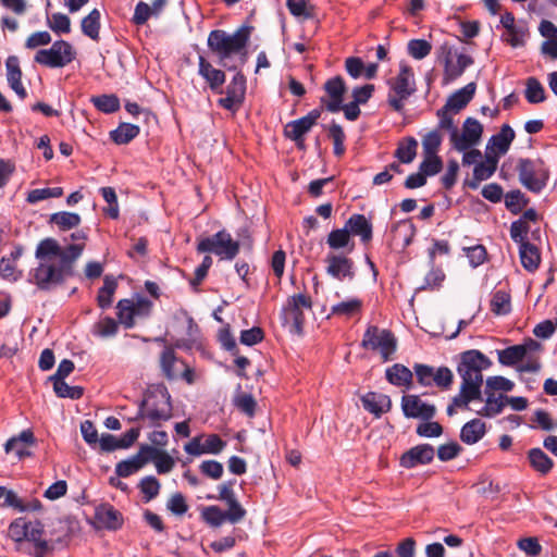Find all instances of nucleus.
<instances>
[{"instance_id": "nucleus-1", "label": "nucleus", "mask_w": 557, "mask_h": 557, "mask_svg": "<svg viewBox=\"0 0 557 557\" xmlns=\"http://www.w3.org/2000/svg\"><path fill=\"white\" fill-rule=\"evenodd\" d=\"M81 246H64L52 237L37 245L38 265L29 272V282L38 289L50 292L74 275L75 262L81 258Z\"/></svg>"}, {"instance_id": "nucleus-2", "label": "nucleus", "mask_w": 557, "mask_h": 557, "mask_svg": "<svg viewBox=\"0 0 557 557\" xmlns=\"http://www.w3.org/2000/svg\"><path fill=\"white\" fill-rule=\"evenodd\" d=\"M492 366V361L483 352L476 349L466 350L460 354L457 372L461 377L459 397L456 404L462 405L482 399L483 371Z\"/></svg>"}, {"instance_id": "nucleus-3", "label": "nucleus", "mask_w": 557, "mask_h": 557, "mask_svg": "<svg viewBox=\"0 0 557 557\" xmlns=\"http://www.w3.org/2000/svg\"><path fill=\"white\" fill-rule=\"evenodd\" d=\"M252 27L243 25L233 34L223 29L211 30L207 45L208 48L218 57L219 64L228 71H237L238 66L231 62L233 55H239L240 64L247 61V45L250 39Z\"/></svg>"}, {"instance_id": "nucleus-4", "label": "nucleus", "mask_w": 557, "mask_h": 557, "mask_svg": "<svg viewBox=\"0 0 557 557\" xmlns=\"http://www.w3.org/2000/svg\"><path fill=\"white\" fill-rule=\"evenodd\" d=\"M172 417L171 395L164 385L149 391L140 401L135 420L148 419L153 425Z\"/></svg>"}, {"instance_id": "nucleus-5", "label": "nucleus", "mask_w": 557, "mask_h": 557, "mask_svg": "<svg viewBox=\"0 0 557 557\" xmlns=\"http://www.w3.org/2000/svg\"><path fill=\"white\" fill-rule=\"evenodd\" d=\"M387 103L396 112H403L405 101L416 92V79L412 67L400 63L399 72L395 77L387 79Z\"/></svg>"}, {"instance_id": "nucleus-6", "label": "nucleus", "mask_w": 557, "mask_h": 557, "mask_svg": "<svg viewBox=\"0 0 557 557\" xmlns=\"http://www.w3.org/2000/svg\"><path fill=\"white\" fill-rule=\"evenodd\" d=\"M519 182L528 190L539 194L547 184L549 172L541 159L521 158L517 164Z\"/></svg>"}, {"instance_id": "nucleus-7", "label": "nucleus", "mask_w": 557, "mask_h": 557, "mask_svg": "<svg viewBox=\"0 0 557 557\" xmlns=\"http://www.w3.org/2000/svg\"><path fill=\"white\" fill-rule=\"evenodd\" d=\"M239 243L232 238V235L225 230L200 238L197 244V251L200 253L211 252L221 260H233L239 252Z\"/></svg>"}, {"instance_id": "nucleus-8", "label": "nucleus", "mask_w": 557, "mask_h": 557, "mask_svg": "<svg viewBox=\"0 0 557 557\" xmlns=\"http://www.w3.org/2000/svg\"><path fill=\"white\" fill-rule=\"evenodd\" d=\"M361 347L379 350L383 361H388L393 359V355L397 349V339L389 330L369 325L363 334Z\"/></svg>"}, {"instance_id": "nucleus-9", "label": "nucleus", "mask_w": 557, "mask_h": 557, "mask_svg": "<svg viewBox=\"0 0 557 557\" xmlns=\"http://www.w3.org/2000/svg\"><path fill=\"white\" fill-rule=\"evenodd\" d=\"M312 301L306 294H296L287 299L282 311L283 323L289 326L290 332L301 335L305 324V311H310Z\"/></svg>"}, {"instance_id": "nucleus-10", "label": "nucleus", "mask_w": 557, "mask_h": 557, "mask_svg": "<svg viewBox=\"0 0 557 557\" xmlns=\"http://www.w3.org/2000/svg\"><path fill=\"white\" fill-rule=\"evenodd\" d=\"M76 57L73 46L63 39L55 40L49 49L36 52L34 61L50 69H60L70 64Z\"/></svg>"}, {"instance_id": "nucleus-11", "label": "nucleus", "mask_w": 557, "mask_h": 557, "mask_svg": "<svg viewBox=\"0 0 557 557\" xmlns=\"http://www.w3.org/2000/svg\"><path fill=\"white\" fill-rule=\"evenodd\" d=\"M151 308L152 302L145 297L121 299L116 305V315L119 322L123 324L125 329H132L137 318L144 319L150 315Z\"/></svg>"}, {"instance_id": "nucleus-12", "label": "nucleus", "mask_w": 557, "mask_h": 557, "mask_svg": "<svg viewBox=\"0 0 557 557\" xmlns=\"http://www.w3.org/2000/svg\"><path fill=\"white\" fill-rule=\"evenodd\" d=\"M482 134V124L473 117H467L462 125V133L458 131L450 134V143L455 150L466 151L479 144Z\"/></svg>"}, {"instance_id": "nucleus-13", "label": "nucleus", "mask_w": 557, "mask_h": 557, "mask_svg": "<svg viewBox=\"0 0 557 557\" xmlns=\"http://www.w3.org/2000/svg\"><path fill=\"white\" fill-rule=\"evenodd\" d=\"M225 94V97L218 100L219 106L228 111H237L244 102L246 94V77L240 71L237 70L227 85Z\"/></svg>"}, {"instance_id": "nucleus-14", "label": "nucleus", "mask_w": 557, "mask_h": 557, "mask_svg": "<svg viewBox=\"0 0 557 557\" xmlns=\"http://www.w3.org/2000/svg\"><path fill=\"white\" fill-rule=\"evenodd\" d=\"M401 410L406 418L421 420H431L436 413L435 406L422 401L418 395H404Z\"/></svg>"}, {"instance_id": "nucleus-15", "label": "nucleus", "mask_w": 557, "mask_h": 557, "mask_svg": "<svg viewBox=\"0 0 557 557\" xmlns=\"http://www.w3.org/2000/svg\"><path fill=\"white\" fill-rule=\"evenodd\" d=\"M324 90L330 99L321 98V103L332 113L341 111L344 95L346 92V84L339 75L327 79L324 83Z\"/></svg>"}, {"instance_id": "nucleus-16", "label": "nucleus", "mask_w": 557, "mask_h": 557, "mask_svg": "<svg viewBox=\"0 0 557 557\" xmlns=\"http://www.w3.org/2000/svg\"><path fill=\"white\" fill-rule=\"evenodd\" d=\"M434 456L435 449L432 445L419 444L405 451L399 459V463L405 469H412L431 463Z\"/></svg>"}, {"instance_id": "nucleus-17", "label": "nucleus", "mask_w": 557, "mask_h": 557, "mask_svg": "<svg viewBox=\"0 0 557 557\" xmlns=\"http://www.w3.org/2000/svg\"><path fill=\"white\" fill-rule=\"evenodd\" d=\"M325 262L327 263L326 273L330 276L338 281L355 277L354 261L350 258L339 253H329Z\"/></svg>"}, {"instance_id": "nucleus-18", "label": "nucleus", "mask_w": 557, "mask_h": 557, "mask_svg": "<svg viewBox=\"0 0 557 557\" xmlns=\"http://www.w3.org/2000/svg\"><path fill=\"white\" fill-rule=\"evenodd\" d=\"M0 5L14 16L3 15L0 21L1 29L15 33L18 27V21L15 16H23L28 10L27 0H0Z\"/></svg>"}, {"instance_id": "nucleus-19", "label": "nucleus", "mask_w": 557, "mask_h": 557, "mask_svg": "<svg viewBox=\"0 0 557 557\" xmlns=\"http://www.w3.org/2000/svg\"><path fill=\"white\" fill-rule=\"evenodd\" d=\"M0 506L13 508L18 512L38 511L41 509V503L38 499L34 498L25 502L14 491L5 486H0Z\"/></svg>"}, {"instance_id": "nucleus-20", "label": "nucleus", "mask_w": 557, "mask_h": 557, "mask_svg": "<svg viewBox=\"0 0 557 557\" xmlns=\"http://www.w3.org/2000/svg\"><path fill=\"white\" fill-rule=\"evenodd\" d=\"M198 74L207 82L213 92H222L225 73L215 69L203 55L198 58Z\"/></svg>"}, {"instance_id": "nucleus-21", "label": "nucleus", "mask_w": 557, "mask_h": 557, "mask_svg": "<svg viewBox=\"0 0 557 557\" xmlns=\"http://www.w3.org/2000/svg\"><path fill=\"white\" fill-rule=\"evenodd\" d=\"M7 67V81L9 86L15 91V94L24 99L27 96V91L22 84V71L20 67V60L16 55L8 57L5 61Z\"/></svg>"}, {"instance_id": "nucleus-22", "label": "nucleus", "mask_w": 557, "mask_h": 557, "mask_svg": "<svg viewBox=\"0 0 557 557\" xmlns=\"http://www.w3.org/2000/svg\"><path fill=\"white\" fill-rule=\"evenodd\" d=\"M363 408L376 418L391 410L392 400L389 396L375 392H369L361 397Z\"/></svg>"}, {"instance_id": "nucleus-23", "label": "nucleus", "mask_w": 557, "mask_h": 557, "mask_svg": "<svg viewBox=\"0 0 557 557\" xmlns=\"http://www.w3.org/2000/svg\"><path fill=\"white\" fill-rule=\"evenodd\" d=\"M345 227L349 231V235L359 236L362 243H368L372 239V224L363 215L355 213L346 221Z\"/></svg>"}, {"instance_id": "nucleus-24", "label": "nucleus", "mask_w": 557, "mask_h": 557, "mask_svg": "<svg viewBox=\"0 0 557 557\" xmlns=\"http://www.w3.org/2000/svg\"><path fill=\"white\" fill-rule=\"evenodd\" d=\"M516 137L515 131L509 124H504L500 131L493 135L486 145L487 150H495L498 154H505Z\"/></svg>"}, {"instance_id": "nucleus-25", "label": "nucleus", "mask_w": 557, "mask_h": 557, "mask_svg": "<svg viewBox=\"0 0 557 557\" xmlns=\"http://www.w3.org/2000/svg\"><path fill=\"white\" fill-rule=\"evenodd\" d=\"M97 521L108 530H117L123 525V516L111 505H101L96 510Z\"/></svg>"}, {"instance_id": "nucleus-26", "label": "nucleus", "mask_w": 557, "mask_h": 557, "mask_svg": "<svg viewBox=\"0 0 557 557\" xmlns=\"http://www.w3.org/2000/svg\"><path fill=\"white\" fill-rule=\"evenodd\" d=\"M476 85L475 83H469L465 87L455 91L449 98L444 107L451 111L458 112L463 109L473 98L475 94Z\"/></svg>"}, {"instance_id": "nucleus-27", "label": "nucleus", "mask_w": 557, "mask_h": 557, "mask_svg": "<svg viewBox=\"0 0 557 557\" xmlns=\"http://www.w3.org/2000/svg\"><path fill=\"white\" fill-rule=\"evenodd\" d=\"M484 394L485 405L475 412L479 416L487 418H492L499 414L506 406V395L499 394L498 396H496L494 392L486 389H484Z\"/></svg>"}, {"instance_id": "nucleus-28", "label": "nucleus", "mask_w": 557, "mask_h": 557, "mask_svg": "<svg viewBox=\"0 0 557 557\" xmlns=\"http://www.w3.org/2000/svg\"><path fill=\"white\" fill-rule=\"evenodd\" d=\"M486 433V425L480 419H472L460 430V440L467 445L478 443Z\"/></svg>"}, {"instance_id": "nucleus-29", "label": "nucleus", "mask_w": 557, "mask_h": 557, "mask_svg": "<svg viewBox=\"0 0 557 557\" xmlns=\"http://www.w3.org/2000/svg\"><path fill=\"white\" fill-rule=\"evenodd\" d=\"M42 533L44 531L39 523H24L21 532V534L24 537H26L28 541L34 542L37 549V557L46 554L49 548L48 542L42 540Z\"/></svg>"}, {"instance_id": "nucleus-30", "label": "nucleus", "mask_w": 557, "mask_h": 557, "mask_svg": "<svg viewBox=\"0 0 557 557\" xmlns=\"http://www.w3.org/2000/svg\"><path fill=\"white\" fill-rule=\"evenodd\" d=\"M393 242L400 244L403 248L408 247L416 234V226L410 220H403L392 226Z\"/></svg>"}, {"instance_id": "nucleus-31", "label": "nucleus", "mask_w": 557, "mask_h": 557, "mask_svg": "<svg viewBox=\"0 0 557 557\" xmlns=\"http://www.w3.org/2000/svg\"><path fill=\"white\" fill-rule=\"evenodd\" d=\"M182 313L187 321L186 336L176 339L173 344V347L189 350L197 344L200 330L197 323L194 321L193 317H190L187 311H182Z\"/></svg>"}, {"instance_id": "nucleus-32", "label": "nucleus", "mask_w": 557, "mask_h": 557, "mask_svg": "<svg viewBox=\"0 0 557 557\" xmlns=\"http://www.w3.org/2000/svg\"><path fill=\"white\" fill-rule=\"evenodd\" d=\"M101 13L98 9H92L81 22L82 33L94 41L100 39Z\"/></svg>"}, {"instance_id": "nucleus-33", "label": "nucleus", "mask_w": 557, "mask_h": 557, "mask_svg": "<svg viewBox=\"0 0 557 557\" xmlns=\"http://www.w3.org/2000/svg\"><path fill=\"white\" fill-rule=\"evenodd\" d=\"M386 380L395 386L409 387L412 382V372L404 364L395 363L385 371Z\"/></svg>"}, {"instance_id": "nucleus-34", "label": "nucleus", "mask_w": 557, "mask_h": 557, "mask_svg": "<svg viewBox=\"0 0 557 557\" xmlns=\"http://www.w3.org/2000/svg\"><path fill=\"white\" fill-rule=\"evenodd\" d=\"M326 244L333 250L348 248V252L352 251L355 244L351 242L349 231L344 226L343 228L333 230L326 238Z\"/></svg>"}, {"instance_id": "nucleus-35", "label": "nucleus", "mask_w": 557, "mask_h": 557, "mask_svg": "<svg viewBox=\"0 0 557 557\" xmlns=\"http://www.w3.org/2000/svg\"><path fill=\"white\" fill-rule=\"evenodd\" d=\"M519 253H520V260L522 263V267L529 271L533 272L539 268L541 257L539 249L535 245L529 243V244H522L519 247Z\"/></svg>"}, {"instance_id": "nucleus-36", "label": "nucleus", "mask_w": 557, "mask_h": 557, "mask_svg": "<svg viewBox=\"0 0 557 557\" xmlns=\"http://www.w3.org/2000/svg\"><path fill=\"white\" fill-rule=\"evenodd\" d=\"M531 467L541 474H547L553 466V460L541 448H532L528 451Z\"/></svg>"}, {"instance_id": "nucleus-37", "label": "nucleus", "mask_w": 557, "mask_h": 557, "mask_svg": "<svg viewBox=\"0 0 557 557\" xmlns=\"http://www.w3.org/2000/svg\"><path fill=\"white\" fill-rule=\"evenodd\" d=\"M418 141L413 137H406L398 143L397 149L395 150V158L399 162L408 164L411 163L417 156Z\"/></svg>"}, {"instance_id": "nucleus-38", "label": "nucleus", "mask_w": 557, "mask_h": 557, "mask_svg": "<svg viewBox=\"0 0 557 557\" xmlns=\"http://www.w3.org/2000/svg\"><path fill=\"white\" fill-rule=\"evenodd\" d=\"M182 360H178L175 356L174 349L172 347H166L160 357V367L164 374V376L173 381L178 377V372L175 369L177 363H181Z\"/></svg>"}, {"instance_id": "nucleus-39", "label": "nucleus", "mask_w": 557, "mask_h": 557, "mask_svg": "<svg viewBox=\"0 0 557 557\" xmlns=\"http://www.w3.org/2000/svg\"><path fill=\"white\" fill-rule=\"evenodd\" d=\"M117 288L116 280L111 275H106L103 286L98 290L97 304L101 309H107L112 305L113 295Z\"/></svg>"}, {"instance_id": "nucleus-40", "label": "nucleus", "mask_w": 557, "mask_h": 557, "mask_svg": "<svg viewBox=\"0 0 557 557\" xmlns=\"http://www.w3.org/2000/svg\"><path fill=\"white\" fill-rule=\"evenodd\" d=\"M50 223L55 224L60 231H69L81 224V216L74 212L61 211L50 215Z\"/></svg>"}, {"instance_id": "nucleus-41", "label": "nucleus", "mask_w": 557, "mask_h": 557, "mask_svg": "<svg viewBox=\"0 0 557 557\" xmlns=\"http://www.w3.org/2000/svg\"><path fill=\"white\" fill-rule=\"evenodd\" d=\"M473 63V59L465 53L457 54L456 62H451L444 70L446 81H454L462 75L465 70Z\"/></svg>"}, {"instance_id": "nucleus-42", "label": "nucleus", "mask_w": 557, "mask_h": 557, "mask_svg": "<svg viewBox=\"0 0 557 557\" xmlns=\"http://www.w3.org/2000/svg\"><path fill=\"white\" fill-rule=\"evenodd\" d=\"M139 134V127L131 123H122L110 133L111 139L117 145H125Z\"/></svg>"}, {"instance_id": "nucleus-43", "label": "nucleus", "mask_w": 557, "mask_h": 557, "mask_svg": "<svg viewBox=\"0 0 557 557\" xmlns=\"http://www.w3.org/2000/svg\"><path fill=\"white\" fill-rule=\"evenodd\" d=\"M510 310V295L500 289L494 292L491 299V311L496 315H505L508 314Z\"/></svg>"}, {"instance_id": "nucleus-44", "label": "nucleus", "mask_w": 557, "mask_h": 557, "mask_svg": "<svg viewBox=\"0 0 557 557\" xmlns=\"http://www.w3.org/2000/svg\"><path fill=\"white\" fill-rule=\"evenodd\" d=\"M47 26L55 34H69L71 32V20L63 13L46 14Z\"/></svg>"}, {"instance_id": "nucleus-45", "label": "nucleus", "mask_w": 557, "mask_h": 557, "mask_svg": "<svg viewBox=\"0 0 557 557\" xmlns=\"http://www.w3.org/2000/svg\"><path fill=\"white\" fill-rule=\"evenodd\" d=\"M311 128L312 126L309 125L304 117H300L287 123L284 129V134L293 141H300L301 137H304Z\"/></svg>"}, {"instance_id": "nucleus-46", "label": "nucleus", "mask_w": 557, "mask_h": 557, "mask_svg": "<svg viewBox=\"0 0 557 557\" xmlns=\"http://www.w3.org/2000/svg\"><path fill=\"white\" fill-rule=\"evenodd\" d=\"M524 96L528 102L532 104L541 103L546 99L545 89L535 77L528 78Z\"/></svg>"}, {"instance_id": "nucleus-47", "label": "nucleus", "mask_w": 557, "mask_h": 557, "mask_svg": "<svg viewBox=\"0 0 557 557\" xmlns=\"http://www.w3.org/2000/svg\"><path fill=\"white\" fill-rule=\"evenodd\" d=\"M361 307L362 301L358 298H352L332 306L331 314L350 318L360 312Z\"/></svg>"}, {"instance_id": "nucleus-48", "label": "nucleus", "mask_w": 557, "mask_h": 557, "mask_svg": "<svg viewBox=\"0 0 557 557\" xmlns=\"http://www.w3.org/2000/svg\"><path fill=\"white\" fill-rule=\"evenodd\" d=\"M498 361L504 366H513L525 358L524 348L520 345H513L497 351Z\"/></svg>"}, {"instance_id": "nucleus-49", "label": "nucleus", "mask_w": 557, "mask_h": 557, "mask_svg": "<svg viewBox=\"0 0 557 557\" xmlns=\"http://www.w3.org/2000/svg\"><path fill=\"white\" fill-rule=\"evenodd\" d=\"M119 331V323L111 317L100 319L92 326V334L99 337L114 336Z\"/></svg>"}, {"instance_id": "nucleus-50", "label": "nucleus", "mask_w": 557, "mask_h": 557, "mask_svg": "<svg viewBox=\"0 0 557 557\" xmlns=\"http://www.w3.org/2000/svg\"><path fill=\"white\" fill-rule=\"evenodd\" d=\"M138 487L140 492L144 494V500L146 503H149L159 495L161 485L156 476L148 475L141 479Z\"/></svg>"}, {"instance_id": "nucleus-51", "label": "nucleus", "mask_w": 557, "mask_h": 557, "mask_svg": "<svg viewBox=\"0 0 557 557\" xmlns=\"http://www.w3.org/2000/svg\"><path fill=\"white\" fill-rule=\"evenodd\" d=\"M94 106L103 113H113L120 109V100L115 95H101L91 98Z\"/></svg>"}, {"instance_id": "nucleus-52", "label": "nucleus", "mask_w": 557, "mask_h": 557, "mask_svg": "<svg viewBox=\"0 0 557 557\" xmlns=\"http://www.w3.org/2000/svg\"><path fill=\"white\" fill-rule=\"evenodd\" d=\"M432 51V45L425 39H411L407 44V52L416 60H422Z\"/></svg>"}, {"instance_id": "nucleus-53", "label": "nucleus", "mask_w": 557, "mask_h": 557, "mask_svg": "<svg viewBox=\"0 0 557 557\" xmlns=\"http://www.w3.org/2000/svg\"><path fill=\"white\" fill-rule=\"evenodd\" d=\"M144 467V461L139 460V457L135 455L126 460H122L116 463L115 473L120 478H127Z\"/></svg>"}, {"instance_id": "nucleus-54", "label": "nucleus", "mask_w": 557, "mask_h": 557, "mask_svg": "<svg viewBox=\"0 0 557 557\" xmlns=\"http://www.w3.org/2000/svg\"><path fill=\"white\" fill-rule=\"evenodd\" d=\"M201 517L212 528H219L227 521L225 512L218 506L206 507L201 512Z\"/></svg>"}, {"instance_id": "nucleus-55", "label": "nucleus", "mask_w": 557, "mask_h": 557, "mask_svg": "<svg viewBox=\"0 0 557 557\" xmlns=\"http://www.w3.org/2000/svg\"><path fill=\"white\" fill-rule=\"evenodd\" d=\"M62 195L63 189L61 187L37 188L28 193L26 200L29 203H37L48 198H59Z\"/></svg>"}, {"instance_id": "nucleus-56", "label": "nucleus", "mask_w": 557, "mask_h": 557, "mask_svg": "<svg viewBox=\"0 0 557 557\" xmlns=\"http://www.w3.org/2000/svg\"><path fill=\"white\" fill-rule=\"evenodd\" d=\"M505 205L510 212L517 214L528 205V199L519 189L510 190L505 195Z\"/></svg>"}, {"instance_id": "nucleus-57", "label": "nucleus", "mask_w": 557, "mask_h": 557, "mask_svg": "<svg viewBox=\"0 0 557 557\" xmlns=\"http://www.w3.org/2000/svg\"><path fill=\"white\" fill-rule=\"evenodd\" d=\"M54 393L62 398L79 399L84 389L81 386H70L65 381H57L53 383Z\"/></svg>"}, {"instance_id": "nucleus-58", "label": "nucleus", "mask_w": 557, "mask_h": 557, "mask_svg": "<svg viewBox=\"0 0 557 557\" xmlns=\"http://www.w3.org/2000/svg\"><path fill=\"white\" fill-rule=\"evenodd\" d=\"M495 171L485 165L482 161L476 163L473 169V178L471 181H467L466 185L470 189H476L479 187L480 182L488 180Z\"/></svg>"}, {"instance_id": "nucleus-59", "label": "nucleus", "mask_w": 557, "mask_h": 557, "mask_svg": "<svg viewBox=\"0 0 557 557\" xmlns=\"http://www.w3.org/2000/svg\"><path fill=\"white\" fill-rule=\"evenodd\" d=\"M442 168L443 162L437 154H424V159L420 163L419 171L425 176H433L440 173Z\"/></svg>"}, {"instance_id": "nucleus-60", "label": "nucleus", "mask_w": 557, "mask_h": 557, "mask_svg": "<svg viewBox=\"0 0 557 557\" xmlns=\"http://www.w3.org/2000/svg\"><path fill=\"white\" fill-rule=\"evenodd\" d=\"M329 135L334 144V154L337 157L342 156L345 152L344 141L346 138L343 127L333 122L329 127Z\"/></svg>"}, {"instance_id": "nucleus-61", "label": "nucleus", "mask_w": 557, "mask_h": 557, "mask_svg": "<svg viewBox=\"0 0 557 557\" xmlns=\"http://www.w3.org/2000/svg\"><path fill=\"white\" fill-rule=\"evenodd\" d=\"M100 193L103 197V199L108 202L109 207L104 210V212L111 218V219H117L120 214L119 210V203H117V197L114 188L112 187H102L100 189Z\"/></svg>"}, {"instance_id": "nucleus-62", "label": "nucleus", "mask_w": 557, "mask_h": 557, "mask_svg": "<svg viewBox=\"0 0 557 557\" xmlns=\"http://www.w3.org/2000/svg\"><path fill=\"white\" fill-rule=\"evenodd\" d=\"M35 443L36 440L34 433L30 430H24L17 436L11 437L10 440L7 441L4 445V450L7 454H9L12 451V447L16 445L28 447L35 445Z\"/></svg>"}, {"instance_id": "nucleus-63", "label": "nucleus", "mask_w": 557, "mask_h": 557, "mask_svg": "<svg viewBox=\"0 0 557 557\" xmlns=\"http://www.w3.org/2000/svg\"><path fill=\"white\" fill-rule=\"evenodd\" d=\"M413 370L417 376L418 382L423 386H431L435 382V368L428 366L416 363L413 366Z\"/></svg>"}, {"instance_id": "nucleus-64", "label": "nucleus", "mask_w": 557, "mask_h": 557, "mask_svg": "<svg viewBox=\"0 0 557 557\" xmlns=\"http://www.w3.org/2000/svg\"><path fill=\"white\" fill-rule=\"evenodd\" d=\"M418 424L416 433L421 437H438L443 434V426L435 421L423 420Z\"/></svg>"}]
</instances>
